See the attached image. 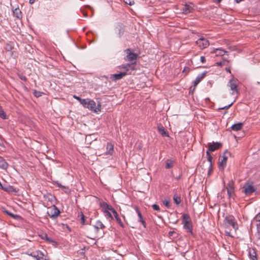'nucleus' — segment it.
<instances>
[{
    "mask_svg": "<svg viewBox=\"0 0 260 260\" xmlns=\"http://www.w3.org/2000/svg\"><path fill=\"white\" fill-rule=\"evenodd\" d=\"M182 223L183 224V228L186 230V232L192 235V223L191 219L188 214H183Z\"/></svg>",
    "mask_w": 260,
    "mask_h": 260,
    "instance_id": "obj_1",
    "label": "nucleus"
},
{
    "mask_svg": "<svg viewBox=\"0 0 260 260\" xmlns=\"http://www.w3.org/2000/svg\"><path fill=\"white\" fill-rule=\"evenodd\" d=\"M223 224L225 227L232 226L235 231L238 229V223L235 221V217L232 215L225 217L223 221Z\"/></svg>",
    "mask_w": 260,
    "mask_h": 260,
    "instance_id": "obj_2",
    "label": "nucleus"
},
{
    "mask_svg": "<svg viewBox=\"0 0 260 260\" xmlns=\"http://www.w3.org/2000/svg\"><path fill=\"white\" fill-rule=\"evenodd\" d=\"M79 102L81 104H82L84 107L87 108L90 110L94 111V112H96L95 109V107L96 106L95 103L91 100L89 99H82L81 98H79Z\"/></svg>",
    "mask_w": 260,
    "mask_h": 260,
    "instance_id": "obj_3",
    "label": "nucleus"
},
{
    "mask_svg": "<svg viewBox=\"0 0 260 260\" xmlns=\"http://www.w3.org/2000/svg\"><path fill=\"white\" fill-rule=\"evenodd\" d=\"M106 207L107 209L111 211L113 214V216H114L117 222L119 224V225L122 227L124 228V224L122 222L121 219L120 218L116 210L112 207V206L110 205L107 204L106 203H103V208Z\"/></svg>",
    "mask_w": 260,
    "mask_h": 260,
    "instance_id": "obj_4",
    "label": "nucleus"
},
{
    "mask_svg": "<svg viewBox=\"0 0 260 260\" xmlns=\"http://www.w3.org/2000/svg\"><path fill=\"white\" fill-rule=\"evenodd\" d=\"M125 52L126 53V56L124 57V60L125 61H130V62H134L137 60L138 54L132 52L131 49L129 48H127L125 50Z\"/></svg>",
    "mask_w": 260,
    "mask_h": 260,
    "instance_id": "obj_5",
    "label": "nucleus"
},
{
    "mask_svg": "<svg viewBox=\"0 0 260 260\" xmlns=\"http://www.w3.org/2000/svg\"><path fill=\"white\" fill-rule=\"evenodd\" d=\"M253 183L250 184L249 182H246L243 186V192L247 196L251 194L253 192H255L256 189L253 185Z\"/></svg>",
    "mask_w": 260,
    "mask_h": 260,
    "instance_id": "obj_6",
    "label": "nucleus"
},
{
    "mask_svg": "<svg viewBox=\"0 0 260 260\" xmlns=\"http://www.w3.org/2000/svg\"><path fill=\"white\" fill-rule=\"evenodd\" d=\"M59 214L60 211L55 205L50 208L47 211L48 215L53 219L56 218Z\"/></svg>",
    "mask_w": 260,
    "mask_h": 260,
    "instance_id": "obj_7",
    "label": "nucleus"
},
{
    "mask_svg": "<svg viewBox=\"0 0 260 260\" xmlns=\"http://www.w3.org/2000/svg\"><path fill=\"white\" fill-rule=\"evenodd\" d=\"M228 155H231L230 152H229L228 150H226L222 156V159L221 160V161L219 162V164L218 165V167L220 170H223L226 164V161L228 159Z\"/></svg>",
    "mask_w": 260,
    "mask_h": 260,
    "instance_id": "obj_8",
    "label": "nucleus"
},
{
    "mask_svg": "<svg viewBox=\"0 0 260 260\" xmlns=\"http://www.w3.org/2000/svg\"><path fill=\"white\" fill-rule=\"evenodd\" d=\"M115 31L117 36L121 38L125 31V25L122 23H118L115 27Z\"/></svg>",
    "mask_w": 260,
    "mask_h": 260,
    "instance_id": "obj_9",
    "label": "nucleus"
},
{
    "mask_svg": "<svg viewBox=\"0 0 260 260\" xmlns=\"http://www.w3.org/2000/svg\"><path fill=\"white\" fill-rule=\"evenodd\" d=\"M136 61L131 62L130 63H127V69L124 73H127V75H134L135 71H136Z\"/></svg>",
    "mask_w": 260,
    "mask_h": 260,
    "instance_id": "obj_10",
    "label": "nucleus"
},
{
    "mask_svg": "<svg viewBox=\"0 0 260 260\" xmlns=\"http://www.w3.org/2000/svg\"><path fill=\"white\" fill-rule=\"evenodd\" d=\"M226 189L229 197L233 198L234 193V182L233 180L230 181L226 186Z\"/></svg>",
    "mask_w": 260,
    "mask_h": 260,
    "instance_id": "obj_11",
    "label": "nucleus"
},
{
    "mask_svg": "<svg viewBox=\"0 0 260 260\" xmlns=\"http://www.w3.org/2000/svg\"><path fill=\"white\" fill-rule=\"evenodd\" d=\"M221 146L222 144L219 142H213L212 143H209L207 145L209 151L211 152L219 149Z\"/></svg>",
    "mask_w": 260,
    "mask_h": 260,
    "instance_id": "obj_12",
    "label": "nucleus"
},
{
    "mask_svg": "<svg viewBox=\"0 0 260 260\" xmlns=\"http://www.w3.org/2000/svg\"><path fill=\"white\" fill-rule=\"evenodd\" d=\"M196 43L199 45V46L203 49L207 47L209 45V42L208 40L203 38H201L198 39L196 41Z\"/></svg>",
    "mask_w": 260,
    "mask_h": 260,
    "instance_id": "obj_13",
    "label": "nucleus"
},
{
    "mask_svg": "<svg viewBox=\"0 0 260 260\" xmlns=\"http://www.w3.org/2000/svg\"><path fill=\"white\" fill-rule=\"evenodd\" d=\"M127 75V73L124 72H120L118 74H111L110 76V79L113 81L116 82L118 80L122 79L123 77Z\"/></svg>",
    "mask_w": 260,
    "mask_h": 260,
    "instance_id": "obj_14",
    "label": "nucleus"
},
{
    "mask_svg": "<svg viewBox=\"0 0 260 260\" xmlns=\"http://www.w3.org/2000/svg\"><path fill=\"white\" fill-rule=\"evenodd\" d=\"M206 74H207V72L205 71V72L202 73L201 74L199 75L197 77V78L193 82L194 87H196L201 82V81L206 76ZM194 88L195 87H194L193 89H192V90L191 91L192 92H193V90H194Z\"/></svg>",
    "mask_w": 260,
    "mask_h": 260,
    "instance_id": "obj_15",
    "label": "nucleus"
},
{
    "mask_svg": "<svg viewBox=\"0 0 260 260\" xmlns=\"http://www.w3.org/2000/svg\"><path fill=\"white\" fill-rule=\"evenodd\" d=\"M193 4L190 3V4H185L182 8V11L184 14H188L192 12L193 10Z\"/></svg>",
    "mask_w": 260,
    "mask_h": 260,
    "instance_id": "obj_16",
    "label": "nucleus"
},
{
    "mask_svg": "<svg viewBox=\"0 0 260 260\" xmlns=\"http://www.w3.org/2000/svg\"><path fill=\"white\" fill-rule=\"evenodd\" d=\"M157 129L158 132L162 136L169 137L168 133L161 124L159 123L157 124Z\"/></svg>",
    "mask_w": 260,
    "mask_h": 260,
    "instance_id": "obj_17",
    "label": "nucleus"
},
{
    "mask_svg": "<svg viewBox=\"0 0 260 260\" xmlns=\"http://www.w3.org/2000/svg\"><path fill=\"white\" fill-rule=\"evenodd\" d=\"M237 80H235L234 79H232L231 80H230V82H229V86L231 88V89L232 90H235L236 91L237 93H238L239 92L238 91V86H237Z\"/></svg>",
    "mask_w": 260,
    "mask_h": 260,
    "instance_id": "obj_18",
    "label": "nucleus"
},
{
    "mask_svg": "<svg viewBox=\"0 0 260 260\" xmlns=\"http://www.w3.org/2000/svg\"><path fill=\"white\" fill-rule=\"evenodd\" d=\"M9 166L8 164L6 161L5 159L0 156V168L6 170Z\"/></svg>",
    "mask_w": 260,
    "mask_h": 260,
    "instance_id": "obj_19",
    "label": "nucleus"
},
{
    "mask_svg": "<svg viewBox=\"0 0 260 260\" xmlns=\"http://www.w3.org/2000/svg\"><path fill=\"white\" fill-rule=\"evenodd\" d=\"M31 255L34 257H36L37 260H46L43 259V256L44 255L43 252L41 251H36V252H33Z\"/></svg>",
    "mask_w": 260,
    "mask_h": 260,
    "instance_id": "obj_20",
    "label": "nucleus"
},
{
    "mask_svg": "<svg viewBox=\"0 0 260 260\" xmlns=\"http://www.w3.org/2000/svg\"><path fill=\"white\" fill-rule=\"evenodd\" d=\"M107 151H106V154L108 155H112L113 151H114V146L111 143H108L107 144Z\"/></svg>",
    "mask_w": 260,
    "mask_h": 260,
    "instance_id": "obj_21",
    "label": "nucleus"
},
{
    "mask_svg": "<svg viewBox=\"0 0 260 260\" xmlns=\"http://www.w3.org/2000/svg\"><path fill=\"white\" fill-rule=\"evenodd\" d=\"M249 256L251 260H257V255L255 250L253 248L249 249Z\"/></svg>",
    "mask_w": 260,
    "mask_h": 260,
    "instance_id": "obj_22",
    "label": "nucleus"
},
{
    "mask_svg": "<svg viewBox=\"0 0 260 260\" xmlns=\"http://www.w3.org/2000/svg\"><path fill=\"white\" fill-rule=\"evenodd\" d=\"M4 212L14 219L19 220L22 218V217L20 215L14 214L8 210H5Z\"/></svg>",
    "mask_w": 260,
    "mask_h": 260,
    "instance_id": "obj_23",
    "label": "nucleus"
},
{
    "mask_svg": "<svg viewBox=\"0 0 260 260\" xmlns=\"http://www.w3.org/2000/svg\"><path fill=\"white\" fill-rule=\"evenodd\" d=\"M243 125V123H241V122L233 124L231 128L233 131H238L242 129Z\"/></svg>",
    "mask_w": 260,
    "mask_h": 260,
    "instance_id": "obj_24",
    "label": "nucleus"
},
{
    "mask_svg": "<svg viewBox=\"0 0 260 260\" xmlns=\"http://www.w3.org/2000/svg\"><path fill=\"white\" fill-rule=\"evenodd\" d=\"M228 52L227 51H225L224 50H223V49H221L220 48L216 49L215 50V53L216 54V56H222L224 54L228 55Z\"/></svg>",
    "mask_w": 260,
    "mask_h": 260,
    "instance_id": "obj_25",
    "label": "nucleus"
},
{
    "mask_svg": "<svg viewBox=\"0 0 260 260\" xmlns=\"http://www.w3.org/2000/svg\"><path fill=\"white\" fill-rule=\"evenodd\" d=\"M175 164V161L170 159H168L166 161V168L170 169L172 168Z\"/></svg>",
    "mask_w": 260,
    "mask_h": 260,
    "instance_id": "obj_26",
    "label": "nucleus"
},
{
    "mask_svg": "<svg viewBox=\"0 0 260 260\" xmlns=\"http://www.w3.org/2000/svg\"><path fill=\"white\" fill-rule=\"evenodd\" d=\"M3 190L9 192H17L16 189L11 185H8V186L4 187Z\"/></svg>",
    "mask_w": 260,
    "mask_h": 260,
    "instance_id": "obj_27",
    "label": "nucleus"
},
{
    "mask_svg": "<svg viewBox=\"0 0 260 260\" xmlns=\"http://www.w3.org/2000/svg\"><path fill=\"white\" fill-rule=\"evenodd\" d=\"M13 14L18 19H21L22 17V13L19 8H16L13 11Z\"/></svg>",
    "mask_w": 260,
    "mask_h": 260,
    "instance_id": "obj_28",
    "label": "nucleus"
},
{
    "mask_svg": "<svg viewBox=\"0 0 260 260\" xmlns=\"http://www.w3.org/2000/svg\"><path fill=\"white\" fill-rule=\"evenodd\" d=\"M105 227V226L104 224L100 220L97 221L94 225V228L97 230V231L100 229H103Z\"/></svg>",
    "mask_w": 260,
    "mask_h": 260,
    "instance_id": "obj_29",
    "label": "nucleus"
},
{
    "mask_svg": "<svg viewBox=\"0 0 260 260\" xmlns=\"http://www.w3.org/2000/svg\"><path fill=\"white\" fill-rule=\"evenodd\" d=\"M173 200L174 201V202L177 204L179 205L181 202V199L180 196H178L176 194H175L173 196Z\"/></svg>",
    "mask_w": 260,
    "mask_h": 260,
    "instance_id": "obj_30",
    "label": "nucleus"
},
{
    "mask_svg": "<svg viewBox=\"0 0 260 260\" xmlns=\"http://www.w3.org/2000/svg\"><path fill=\"white\" fill-rule=\"evenodd\" d=\"M229 61L225 59H223V60L221 61L217 62L216 63V66H223L224 65H226Z\"/></svg>",
    "mask_w": 260,
    "mask_h": 260,
    "instance_id": "obj_31",
    "label": "nucleus"
},
{
    "mask_svg": "<svg viewBox=\"0 0 260 260\" xmlns=\"http://www.w3.org/2000/svg\"><path fill=\"white\" fill-rule=\"evenodd\" d=\"M0 117L3 119L7 118V115L1 106H0Z\"/></svg>",
    "mask_w": 260,
    "mask_h": 260,
    "instance_id": "obj_32",
    "label": "nucleus"
},
{
    "mask_svg": "<svg viewBox=\"0 0 260 260\" xmlns=\"http://www.w3.org/2000/svg\"><path fill=\"white\" fill-rule=\"evenodd\" d=\"M203 164H206V166H208V164L205 161L203 162ZM213 168H212V163L209 164V167H208V175L210 176L212 172Z\"/></svg>",
    "mask_w": 260,
    "mask_h": 260,
    "instance_id": "obj_33",
    "label": "nucleus"
},
{
    "mask_svg": "<svg viewBox=\"0 0 260 260\" xmlns=\"http://www.w3.org/2000/svg\"><path fill=\"white\" fill-rule=\"evenodd\" d=\"M135 209L138 214V217L139 218V221L140 220H142L143 219V218L142 215L139 208L137 206H135Z\"/></svg>",
    "mask_w": 260,
    "mask_h": 260,
    "instance_id": "obj_34",
    "label": "nucleus"
},
{
    "mask_svg": "<svg viewBox=\"0 0 260 260\" xmlns=\"http://www.w3.org/2000/svg\"><path fill=\"white\" fill-rule=\"evenodd\" d=\"M33 94L36 97L39 98L42 96L43 93L39 91H37L36 90H34Z\"/></svg>",
    "mask_w": 260,
    "mask_h": 260,
    "instance_id": "obj_35",
    "label": "nucleus"
},
{
    "mask_svg": "<svg viewBox=\"0 0 260 260\" xmlns=\"http://www.w3.org/2000/svg\"><path fill=\"white\" fill-rule=\"evenodd\" d=\"M81 214V223L82 224H85V216L83 214L82 212H80Z\"/></svg>",
    "mask_w": 260,
    "mask_h": 260,
    "instance_id": "obj_36",
    "label": "nucleus"
},
{
    "mask_svg": "<svg viewBox=\"0 0 260 260\" xmlns=\"http://www.w3.org/2000/svg\"><path fill=\"white\" fill-rule=\"evenodd\" d=\"M104 208L105 209L104 212L106 214V215L109 216L111 219H112L113 218L112 216L111 215V213L109 211V210L107 209V208L106 207H105Z\"/></svg>",
    "mask_w": 260,
    "mask_h": 260,
    "instance_id": "obj_37",
    "label": "nucleus"
},
{
    "mask_svg": "<svg viewBox=\"0 0 260 260\" xmlns=\"http://www.w3.org/2000/svg\"><path fill=\"white\" fill-rule=\"evenodd\" d=\"M46 241L49 243L52 244L53 245L57 244V242L53 240L49 237H48Z\"/></svg>",
    "mask_w": 260,
    "mask_h": 260,
    "instance_id": "obj_38",
    "label": "nucleus"
},
{
    "mask_svg": "<svg viewBox=\"0 0 260 260\" xmlns=\"http://www.w3.org/2000/svg\"><path fill=\"white\" fill-rule=\"evenodd\" d=\"M164 205L167 208H170L171 206L170 202L169 200H165L163 202Z\"/></svg>",
    "mask_w": 260,
    "mask_h": 260,
    "instance_id": "obj_39",
    "label": "nucleus"
},
{
    "mask_svg": "<svg viewBox=\"0 0 260 260\" xmlns=\"http://www.w3.org/2000/svg\"><path fill=\"white\" fill-rule=\"evenodd\" d=\"M152 207V208L154 210H156V211H160L159 207L157 204H153Z\"/></svg>",
    "mask_w": 260,
    "mask_h": 260,
    "instance_id": "obj_40",
    "label": "nucleus"
},
{
    "mask_svg": "<svg viewBox=\"0 0 260 260\" xmlns=\"http://www.w3.org/2000/svg\"><path fill=\"white\" fill-rule=\"evenodd\" d=\"M18 76L21 80L24 81H26L27 80L26 77L25 76L23 75L22 74H19Z\"/></svg>",
    "mask_w": 260,
    "mask_h": 260,
    "instance_id": "obj_41",
    "label": "nucleus"
},
{
    "mask_svg": "<svg viewBox=\"0 0 260 260\" xmlns=\"http://www.w3.org/2000/svg\"><path fill=\"white\" fill-rule=\"evenodd\" d=\"M233 103H234V102H232L230 105H229L228 106H224V107H221V108H219V109H228L230 107L232 106V105L233 104Z\"/></svg>",
    "mask_w": 260,
    "mask_h": 260,
    "instance_id": "obj_42",
    "label": "nucleus"
},
{
    "mask_svg": "<svg viewBox=\"0 0 260 260\" xmlns=\"http://www.w3.org/2000/svg\"><path fill=\"white\" fill-rule=\"evenodd\" d=\"M254 219L256 221L260 222V212L255 216Z\"/></svg>",
    "mask_w": 260,
    "mask_h": 260,
    "instance_id": "obj_43",
    "label": "nucleus"
},
{
    "mask_svg": "<svg viewBox=\"0 0 260 260\" xmlns=\"http://www.w3.org/2000/svg\"><path fill=\"white\" fill-rule=\"evenodd\" d=\"M41 238L43 240H45V241L47 240V239L48 238L47 235L46 234H43L41 236Z\"/></svg>",
    "mask_w": 260,
    "mask_h": 260,
    "instance_id": "obj_44",
    "label": "nucleus"
},
{
    "mask_svg": "<svg viewBox=\"0 0 260 260\" xmlns=\"http://www.w3.org/2000/svg\"><path fill=\"white\" fill-rule=\"evenodd\" d=\"M139 221L142 223L144 228L146 227V223L143 219L142 220H139Z\"/></svg>",
    "mask_w": 260,
    "mask_h": 260,
    "instance_id": "obj_45",
    "label": "nucleus"
},
{
    "mask_svg": "<svg viewBox=\"0 0 260 260\" xmlns=\"http://www.w3.org/2000/svg\"><path fill=\"white\" fill-rule=\"evenodd\" d=\"M127 63L125 64H122V66H120V69H123L125 70V71H126V70L127 69Z\"/></svg>",
    "mask_w": 260,
    "mask_h": 260,
    "instance_id": "obj_46",
    "label": "nucleus"
},
{
    "mask_svg": "<svg viewBox=\"0 0 260 260\" xmlns=\"http://www.w3.org/2000/svg\"><path fill=\"white\" fill-rule=\"evenodd\" d=\"M101 107V105H100V104H98V105L97 106V107H95V110H96V112H97L98 111H100V110H101V109H100Z\"/></svg>",
    "mask_w": 260,
    "mask_h": 260,
    "instance_id": "obj_47",
    "label": "nucleus"
},
{
    "mask_svg": "<svg viewBox=\"0 0 260 260\" xmlns=\"http://www.w3.org/2000/svg\"><path fill=\"white\" fill-rule=\"evenodd\" d=\"M207 160L210 162L209 164L212 163V156H208Z\"/></svg>",
    "mask_w": 260,
    "mask_h": 260,
    "instance_id": "obj_48",
    "label": "nucleus"
},
{
    "mask_svg": "<svg viewBox=\"0 0 260 260\" xmlns=\"http://www.w3.org/2000/svg\"><path fill=\"white\" fill-rule=\"evenodd\" d=\"M176 233L174 231H170L168 233L169 236H173L174 234H175Z\"/></svg>",
    "mask_w": 260,
    "mask_h": 260,
    "instance_id": "obj_49",
    "label": "nucleus"
},
{
    "mask_svg": "<svg viewBox=\"0 0 260 260\" xmlns=\"http://www.w3.org/2000/svg\"><path fill=\"white\" fill-rule=\"evenodd\" d=\"M201 61L202 63H205L206 62V59H205V57L204 56H201Z\"/></svg>",
    "mask_w": 260,
    "mask_h": 260,
    "instance_id": "obj_50",
    "label": "nucleus"
},
{
    "mask_svg": "<svg viewBox=\"0 0 260 260\" xmlns=\"http://www.w3.org/2000/svg\"><path fill=\"white\" fill-rule=\"evenodd\" d=\"M128 1H129L128 3L127 2H125V3L127 4H128L130 6H132V5L134 4V1L131 2V1H130V0H128Z\"/></svg>",
    "mask_w": 260,
    "mask_h": 260,
    "instance_id": "obj_51",
    "label": "nucleus"
},
{
    "mask_svg": "<svg viewBox=\"0 0 260 260\" xmlns=\"http://www.w3.org/2000/svg\"><path fill=\"white\" fill-rule=\"evenodd\" d=\"M13 49V47H12L11 45H7V47H6V49L8 50H11Z\"/></svg>",
    "mask_w": 260,
    "mask_h": 260,
    "instance_id": "obj_52",
    "label": "nucleus"
},
{
    "mask_svg": "<svg viewBox=\"0 0 260 260\" xmlns=\"http://www.w3.org/2000/svg\"><path fill=\"white\" fill-rule=\"evenodd\" d=\"M210 151H209V149L206 151V154L207 155V157L208 156H211L210 153Z\"/></svg>",
    "mask_w": 260,
    "mask_h": 260,
    "instance_id": "obj_53",
    "label": "nucleus"
},
{
    "mask_svg": "<svg viewBox=\"0 0 260 260\" xmlns=\"http://www.w3.org/2000/svg\"><path fill=\"white\" fill-rule=\"evenodd\" d=\"M181 175H179L178 176L175 177V179L177 180L180 179Z\"/></svg>",
    "mask_w": 260,
    "mask_h": 260,
    "instance_id": "obj_54",
    "label": "nucleus"
},
{
    "mask_svg": "<svg viewBox=\"0 0 260 260\" xmlns=\"http://www.w3.org/2000/svg\"><path fill=\"white\" fill-rule=\"evenodd\" d=\"M36 0H29V3L30 4H32L35 2Z\"/></svg>",
    "mask_w": 260,
    "mask_h": 260,
    "instance_id": "obj_55",
    "label": "nucleus"
},
{
    "mask_svg": "<svg viewBox=\"0 0 260 260\" xmlns=\"http://www.w3.org/2000/svg\"><path fill=\"white\" fill-rule=\"evenodd\" d=\"M225 71L230 73H231V70L229 68H225Z\"/></svg>",
    "mask_w": 260,
    "mask_h": 260,
    "instance_id": "obj_56",
    "label": "nucleus"
},
{
    "mask_svg": "<svg viewBox=\"0 0 260 260\" xmlns=\"http://www.w3.org/2000/svg\"><path fill=\"white\" fill-rule=\"evenodd\" d=\"M187 71V72H189V68H185L184 69L183 72H185V71Z\"/></svg>",
    "mask_w": 260,
    "mask_h": 260,
    "instance_id": "obj_57",
    "label": "nucleus"
},
{
    "mask_svg": "<svg viewBox=\"0 0 260 260\" xmlns=\"http://www.w3.org/2000/svg\"><path fill=\"white\" fill-rule=\"evenodd\" d=\"M57 185L59 187H61V188H64L65 187L64 186L61 185L60 184H59V183H57Z\"/></svg>",
    "mask_w": 260,
    "mask_h": 260,
    "instance_id": "obj_58",
    "label": "nucleus"
},
{
    "mask_svg": "<svg viewBox=\"0 0 260 260\" xmlns=\"http://www.w3.org/2000/svg\"><path fill=\"white\" fill-rule=\"evenodd\" d=\"M74 98H75V99H77V100L79 101V98H80L79 97H78V96H75H75H74Z\"/></svg>",
    "mask_w": 260,
    "mask_h": 260,
    "instance_id": "obj_59",
    "label": "nucleus"
},
{
    "mask_svg": "<svg viewBox=\"0 0 260 260\" xmlns=\"http://www.w3.org/2000/svg\"><path fill=\"white\" fill-rule=\"evenodd\" d=\"M216 1L217 2V3H220V2H221V1L222 0H216Z\"/></svg>",
    "mask_w": 260,
    "mask_h": 260,
    "instance_id": "obj_60",
    "label": "nucleus"
},
{
    "mask_svg": "<svg viewBox=\"0 0 260 260\" xmlns=\"http://www.w3.org/2000/svg\"><path fill=\"white\" fill-rule=\"evenodd\" d=\"M0 146H1V144L0 143Z\"/></svg>",
    "mask_w": 260,
    "mask_h": 260,
    "instance_id": "obj_61",
    "label": "nucleus"
}]
</instances>
